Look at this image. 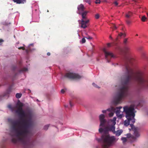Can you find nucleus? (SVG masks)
Masks as SVG:
<instances>
[{
    "label": "nucleus",
    "instance_id": "obj_1",
    "mask_svg": "<svg viewBox=\"0 0 148 148\" xmlns=\"http://www.w3.org/2000/svg\"><path fill=\"white\" fill-rule=\"evenodd\" d=\"M20 116L21 121L11 120V128L14 133L15 137L12 136L11 141L14 143H21L27 147H29L32 142L27 137L28 129L32 125L31 114L30 113L25 114L23 110L16 111Z\"/></svg>",
    "mask_w": 148,
    "mask_h": 148
},
{
    "label": "nucleus",
    "instance_id": "obj_2",
    "mask_svg": "<svg viewBox=\"0 0 148 148\" xmlns=\"http://www.w3.org/2000/svg\"><path fill=\"white\" fill-rule=\"evenodd\" d=\"M129 63H130V61L128 60L125 65L126 76L122 82L123 86L120 88L119 92L114 98L113 102L115 105L119 103L122 99L128 95L129 83L130 81L136 82L141 88H148V75L145 76L143 72L140 71L134 73Z\"/></svg>",
    "mask_w": 148,
    "mask_h": 148
},
{
    "label": "nucleus",
    "instance_id": "obj_3",
    "mask_svg": "<svg viewBox=\"0 0 148 148\" xmlns=\"http://www.w3.org/2000/svg\"><path fill=\"white\" fill-rule=\"evenodd\" d=\"M105 117L103 114H101L99 116L100 124L99 131L100 133L103 132V134L101 136V140H98V141L102 142V148H108L115 142L116 139L114 136H110L108 134L109 132H112L114 134H115L116 136H119L122 133L123 131L119 130L116 132L115 127L114 125L106 126V121L105 119Z\"/></svg>",
    "mask_w": 148,
    "mask_h": 148
},
{
    "label": "nucleus",
    "instance_id": "obj_4",
    "mask_svg": "<svg viewBox=\"0 0 148 148\" xmlns=\"http://www.w3.org/2000/svg\"><path fill=\"white\" fill-rule=\"evenodd\" d=\"M134 110V106L133 105H131L129 107L126 106L123 107V111L125 113L126 117L127 119V120H126L124 122L125 126H128L130 123H135Z\"/></svg>",
    "mask_w": 148,
    "mask_h": 148
},
{
    "label": "nucleus",
    "instance_id": "obj_5",
    "mask_svg": "<svg viewBox=\"0 0 148 148\" xmlns=\"http://www.w3.org/2000/svg\"><path fill=\"white\" fill-rule=\"evenodd\" d=\"M122 107L121 106H119L114 108L112 107L111 108H109L107 109V110L110 111H112L114 112H115L117 117L119 119H121L123 116V112L124 111H121V109H122Z\"/></svg>",
    "mask_w": 148,
    "mask_h": 148
},
{
    "label": "nucleus",
    "instance_id": "obj_6",
    "mask_svg": "<svg viewBox=\"0 0 148 148\" xmlns=\"http://www.w3.org/2000/svg\"><path fill=\"white\" fill-rule=\"evenodd\" d=\"M86 13H84L82 15V19L81 20V27L85 29L87 27V24L89 22V20L87 19V17L85 16Z\"/></svg>",
    "mask_w": 148,
    "mask_h": 148
},
{
    "label": "nucleus",
    "instance_id": "obj_7",
    "mask_svg": "<svg viewBox=\"0 0 148 148\" xmlns=\"http://www.w3.org/2000/svg\"><path fill=\"white\" fill-rule=\"evenodd\" d=\"M64 76L72 79H80L81 77L78 74L72 73H66Z\"/></svg>",
    "mask_w": 148,
    "mask_h": 148
},
{
    "label": "nucleus",
    "instance_id": "obj_8",
    "mask_svg": "<svg viewBox=\"0 0 148 148\" xmlns=\"http://www.w3.org/2000/svg\"><path fill=\"white\" fill-rule=\"evenodd\" d=\"M85 9V8L83 4H81L79 5L77 7L78 14H81L82 16V14L84 13L85 14L86 13L85 16H87L86 15L88 12L86 11H84Z\"/></svg>",
    "mask_w": 148,
    "mask_h": 148
},
{
    "label": "nucleus",
    "instance_id": "obj_9",
    "mask_svg": "<svg viewBox=\"0 0 148 148\" xmlns=\"http://www.w3.org/2000/svg\"><path fill=\"white\" fill-rule=\"evenodd\" d=\"M103 51L105 54L106 59L108 62H109L110 60H109L108 57H110L111 58L113 57L114 55L112 53L107 51L105 48L103 49Z\"/></svg>",
    "mask_w": 148,
    "mask_h": 148
},
{
    "label": "nucleus",
    "instance_id": "obj_10",
    "mask_svg": "<svg viewBox=\"0 0 148 148\" xmlns=\"http://www.w3.org/2000/svg\"><path fill=\"white\" fill-rule=\"evenodd\" d=\"M130 126L131 127V128L134 132V134L136 138L139 137L140 136V134L138 132V128L137 127H134V126L132 124H130Z\"/></svg>",
    "mask_w": 148,
    "mask_h": 148
},
{
    "label": "nucleus",
    "instance_id": "obj_11",
    "mask_svg": "<svg viewBox=\"0 0 148 148\" xmlns=\"http://www.w3.org/2000/svg\"><path fill=\"white\" fill-rule=\"evenodd\" d=\"M17 105L18 106V107L16 111H18L23 110L22 107L23 106V103L20 102H18L17 103Z\"/></svg>",
    "mask_w": 148,
    "mask_h": 148
},
{
    "label": "nucleus",
    "instance_id": "obj_12",
    "mask_svg": "<svg viewBox=\"0 0 148 148\" xmlns=\"http://www.w3.org/2000/svg\"><path fill=\"white\" fill-rule=\"evenodd\" d=\"M13 1L17 4H24L26 2V0H13Z\"/></svg>",
    "mask_w": 148,
    "mask_h": 148
},
{
    "label": "nucleus",
    "instance_id": "obj_13",
    "mask_svg": "<svg viewBox=\"0 0 148 148\" xmlns=\"http://www.w3.org/2000/svg\"><path fill=\"white\" fill-rule=\"evenodd\" d=\"M132 12H129L126 14V17L127 18H130L132 15Z\"/></svg>",
    "mask_w": 148,
    "mask_h": 148
},
{
    "label": "nucleus",
    "instance_id": "obj_14",
    "mask_svg": "<svg viewBox=\"0 0 148 148\" xmlns=\"http://www.w3.org/2000/svg\"><path fill=\"white\" fill-rule=\"evenodd\" d=\"M116 118L115 117H114L113 118V119L112 120V124L113 125H114H114H115L116 124Z\"/></svg>",
    "mask_w": 148,
    "mask_h": 148
},
{
    "label": "nucleus",
    "instance_id": "obj_15",
    "mask_svg": "<svg viewBox=\"0 0 148 148\" xmlns=\"http://www.w3.org/2000/svg\"><path fill=\"white\" fill-rule=\"evenodd\" d=\"M124 50L125 52L127 53L130 51V49L129 47H125Z\"/></svg>",
    "mask_w": 148,
    "mask_h": 148
},
{
    "label": "nucleus",
    "instance_id": "obj_16",
    "mask_svg": "<svg viewBox=\"0 0 148 148\" xmlns=\"http://www.w3.org/2000/svg\"><path fill=\"white\" fill-rule=\"evenodd\" d=\"M147 18L145 16H143L141 18V20L143 22H145L146 21V20L147 19Z\"/></svg>",
    "mask_w": 148,
    "mask_h": 148
},
{
    "label": "nucleus",
    "instance_id": "obj_17",
    "mask_svg": "<svg viewBox=\"0 0 148 148\" xmlns=\"http://www.w3.org/2000/svg\"><path fill=\"white\" fill-rule=\"evenodd\" d=\"M22 96V94L21 93H17L16 95V97L17 98H20Z\"/></svg>",
    "mask_w": 148,
    "mask_h": 148
},
{
    "label": "nucleus",
    "instance_id": "obj_18",
    "mask_svg": "<svg viewBox=\"0 0 148 148\" xmlns=\"http://www.w3.org/2000/svg\"><path fill=\"white\" fill-rule=\"evenodd\" d=\"M121 140L123 141V143L126 142L127 141V139L126 138L122 137L121 138Z\"/></svg>",
    "mask_w": 148,
    "mask_h": 148
},
{
    "label": "nucleus",
    "instance_id": "obj_19",
    "mask_svg": "<svg viewBox=\"0 0 148 148\" xmlns=\"http://www.w3.org/2000/svg\"><path fill=\"white\" fill-rule=\"evenodd\" d=\"M86 41V40L84 38H83L82 39V40L80 41V42H81L82 43H84Z\"/></svg>",
    "mask_w": 148,
    "mask_h": 148
},
{
    "label": "nucleus",
    "instance_id": "obj_20",
    "mask_svg": "<svg viewBox=\"0 0 148 148\" xmlns=\"http://www.w3.org/2000/svg\"><path fill=\"white\" fill-rule=\"evenodd\" d=\"M49 126V125H46L44 127V129L45 130H47L48 129Z\"/></svg>",
    "mask_w": 148,
    "mask_h": 148
},
{
    "label": "nucleus",
    "instance_id": "obj_21",
    "mask_svg": "<svg viewBox=\"0 0 148 148\" xmlns=\"http://www.w3.org/2000/svg\"><path fill=\"white\" fill-rule=\"evenodd\" d=\"M8 108L10 109L11 110L13 111V108L12 107V106L10 105H9L8 106Z\"/></svg>",
    "mask_w": 148,
    "mask_h": 148
},
{
    "label": "nucleus",
    "instance_id": "obj_22",
    "mask_svg": "<svg viewBox=\"0 0 148 148\" xmlns=\"http://www.w3.org/2000/svg\"><path fill=\"white\" fill-rule=\"evenodd\" d=\"M112 28L114 30L116 29L117 27L114 24H113L112 26Z\"/></svg>",
    "mask_w": 148,
    "mask_h": 148
},
{
    "label": "nucleus",
    "instance_id": "obj_23",
    "mask_svg": "<svg viewBox=\"0 0 148 148\" xmlns=\"http://www.w3.org/2000/svg\"><path fill=\"white\" fill-rule=\"evenodd\" d=\"M126 22L128 25H129L131 23V22L129 20H126Z\"/></svg>",
    "mask_w": 148,
    "mask_h": 148
},
{
    "label": "nucleus",
    "instance_id": "obj_24",
    "mask_svg": "<svg viewBox=\"0 0 148 148\" xmlns=\"http://www.w3.org/2000/svg\"><path fill=\"white\" fill-rule=\"evenodd\" d=\"M92 84L93 86L95 88H100L97 85H96L94 83H93Z\"/></svg>",
    "mask_w": 148,
    "mask_h": 148
},
{
    "label": "nucleus",
    "instance_id": "obj_25",
    "mask_svg": "<svg viewBox=\"0 0 148 148\" xmlns=\"http://www.w3.org/2000/svg\"><path fill=\"white\" fill-rule=\"evenodd\" d=\"M114 114V113L112 112H111L109 113L108 114L109 116V117H112L113 116V115Z\"/></svg>",
    "mask_w": 148,
    "mask_h": 148
},
{
    "label": "nucleus",
    "instance_id": "obj_26",
    "mask_svg": "<svg viewBox=\"0 0 148 148\" xmlns=\"http://www.w3.org/2000/svg\"><path fill=\"white\" fill-rule=\"evenodd\" d=\"M123 35L124 36V37H125L126 36V35L125 34H123L122 33H121L119 34V36H122Z\"/></svg>",
    "mask_w": 148,
    "mask_h": 148
},
{
    "label": "nucleus",
    "instance_id": "obj_27",
    "mask_svg": "<svg viewBox=\"0 0 148 148\" xmlns=\"http://www.w3.org/2000/svg\"><path fill=\"white\" fill-rule=\"evenodd\" d=\"M127 38H125L123 40V43L125 45L127 43Z\"/></svg>",
    "mask_w": 148,
    "mask_h": 148
},
{
    "label": "nucleus",
    "instance_id": "obj_28",
    "mask_svg": "<svg viewBox=\"0 0 148 148\" xmlns=\"http://www.w3.org/2000/svg\"><path fill=\"white\" fill-rule=\"evenodd\" d=\"M86 38L89 40H91L92 39V38L91 36H88L87 37H86Z\"/></svg>",
    "mask_w": 148,
    "mask_h": 148
},
{
    "label": "nucleus",
    "instance_id": "obj_29",
    "mask_svg": "<svg viewBox=\"0 0 148 148\" xmlns=\"http://www.w3.org/2000/svg\"><path fill=\"white\" fill-rule=\"evenodd\" d=\"M22 71H27V69L26 68H24L22 69Z\"/></svg>",
    "mask_w": 148,
    "mask_h": 148
},
{
    "label": "nucleus",
    "instance_id": "obj_30",
    "mask_svg": "<svg viewBox=\"0 0 148 148\" xmlns=\"http://www.w3.org/2000/svg\"><path fill=\"white\" fill-rule=\"evenodd\" d=\"M95 18L97 19L99 18V15L98 14H96L95 15Z\"/></svg>",
    "mask_w": 148,
    "mask_h": 148
},
{
    "label": "nucleus",
    "instance_id": "obj_31",
    "mask_svg": "<svg viewBox=\"0 0 148 148\" xmlns=\"http://www.w3.org/2000/svg\"><path fill=\"white\" fill-rule=\"evenodd\" d=\"M91 0H84V1L88 3L89 4H90Z\"/></svg>",
    "mask_w": 148,
    "mask_h": 148
},
{
    "label": "nucleus",
    "instance_id": "obj_32",
    "mask_svg": "<svg viewBox=\"0 0 148 148\" xmlns=\"http://www.w3.org/2000/svg\"><path fill=\"white\" fill-rule=\"evenodd\" d=\"M95 3L96 4L100 3V0H96Z\"/></svg>",
    "mask_w": 148,
    "mask_h": 148
},
{
    "label": "nucleus",
    "instance_id": "obj_33",
    "mask_svg": "<svg viewBox=\"0 0 148 148\" xmlns=\"http://www.w3.org/2000/svg\"><path fill=\"white\" fill-rule=\"evenodd\" d=\"M18 49H22L23 50H24L25 49V48L23 47H18Z\"/></svg>",
    "mask_w": 148,
    "mask_h": 148
},
{
    "label": "nucleus",
    "instance_id": "obj_34",
    "mask_svg": "<svg viewBox=\"0 0 148 148\" xmlns=\"http://www.w3.org/2000/svg\"><path fill=\"white\" fill-rule=\"evenodd\" d=\"M4 41V40H3L2 39H0V45H2V43H1L2 42Z\"/></svg>",
    "mask_w": 148,
    "mask_h": 148
},
{
    "label": "nucleus",
    "instance_id": "obj_35",
    "mask_svg": "<svg viewBox=\"0 0 148 148\" xmlns=\"http://www.w3.org/2000/svg\"><path fill=\"white\" fill-rule=\"evenodd\" d=\"M114 3L116 6H117L118 5V3L116 1H114Z\"/></svg>",
    "mask_w": 148,
    "mask_h": 148
},
{
    "label": "nucleus",
    "instance_id": "obj_36",
    "mask_svg": "<svg viewBox=\"0 0 148 148\" xmlns=\"http://www.w3.org/2000/svg\"><path fill=\"white\" fill-rule=\"evenodd\" d=\"M65 92V91L64 89H62L61 90V92L62 93H64Z\"/></svg>",
    "mask_w": 148,
    "mask_h": 148
},
{
    "label": "nucleus",
    "instance_id": "obj_37",
    "mask_svg": "<svg viewBox=\"0 0 148 148\" xmlns=\"http://www.w3.org/2000/svg\"><path fill=\"white\" fill-rule=\"evenodd\" d=\"M107 45L108 47H110L111 46V44L110 43H108L107 44Z\"/></svg>",
    "mask_w": 148,
    "mask_h": 148
},
{
    "label": "nucleus",
    "instance_id": "obj_38",
    "mask_svg": "<svg viewBox=\"0 0 148 148\" xmlns=\"http://www.w3.org/2000/svg\"><path fill=\"white\" fill-rule=\"evenodd\" d=\"M106 112V110H103L102 111V112L103 113H105Z\"/></svg>",
    "mask_w": 148,
    "mask_h": 148
},
{
    "label": "nucleus",
    "instance_id": "obj_39",
    "mask_svg": "<svg viewBox=\"0 0 148 148\" xmlns=\"http://www.w3.org/2000/svg\"><path fill=\"white\" fill-rule=\"evenodd\" d=\"M47 55L48 56H49L50 55V53L49 52H48L47 53Z\"/></svg>",
    "mask_w": 148,
    "mask_h": 148
},
{
    "label": "nucleus",
    "instance_id": "obj_40",
    "mask_svg": "<svg viewBox=\"0 0 148 148\" xmlns=\"http://www.w3.org/2000/svg\"><path fill=\"white\" fill-rule=\"evenodd\" d=\"M70 104L71 107L73 106V105H72V103L71 101L70 102Z\"/></svg>",
    "mask_w": 148,
    "mask_h": 148
},
{
    "label": "nucleus",
    "instance_id": "obj_41",
    "mask_svg": "<svg viewBox=\"0 0 148 148\" xmlns=\"http://www.w3.org/2000/svg\"><path fill=\"white\" fill-rule=\"evenodd\" d=\"M11 86H10V87L9 88V89H8V90L9 91H10L11 90Z\"/></svg>",
    "mask_w": 148,
    "mask_h": 148
},
{
    "label": "nucleus",
    "instance_id": "obj_42",
    "mask_svg": "<svg viewBox=\"0 0 148 148\" xmlns=\"http://www.w3.org/2000/svg\"><path fill=\"white\" fill-rule=\"evenodd\" d=\"M127 136L128 137H130L131 136V134H128Z\"/></svg>",
    "mask_w": 148,
    "mask_h": 148
},
{
    "label": "nucleus",
    "instance_id": "obj_43",
    "mask_svg": "<svg viewBox=\"0 0 148 148\" xmlns=\"http://www.w3.org/2000/svg\"><path fill=\"white\" fill-rule=\"evenodd\" d=\"M29 51L28 49L26 50V52L27 53H28Z\"/></svg>",
    "mask_w": 148,
    "mask_h": 148
},
{
    "label": "nucleus",
    "instance_id": "obj_44",
    "mask_svg": "<svg viewBox=\"0 0 148 148\" xmlns=\"http://www.w3.org/2000/svg\"><path fill=\"white\" fill-rule=\"evenodd\" d=\"M64 106L65 107H68V106L67 105H64Z\"/></svg>",
    "mask_w": 148,
    "mask_h": 148
},
{
    "label": "nucleus",
    "instance_id": "obj_45",
    "mask_svg": "<svg viewBox=\"0 0 148 148\" xmlns=\"http://www.w3.org/2000/svg\"><path fill=\"white\" fill-rule=\"evenodd\" d=\"M110 38L111 39H112V37L111 36H110Z\"/></svg>",
    "mask_w": 148,
    "mask_h": 148
},
{
    "label": "nucleus",
    "instance_id": "obj_46",
    "mask_svg": "<svg viewBox=\"0 0 148 148\" xmlns=\"http://www.w3.org/2000/svg\"><path fill=\"white\" fill-rule=\"evenodd\" d=\"M118 37H117V38H116V40H118Z\"/></svg>",
    "mask_w": 148,
    "mask_h": 148
},
{
    "label": "nucleus",
    "instance_id": "obj_47",
    "mask_svg": "<svg viewBox=\"0 0 148 148\" xmlns=\"http://www.w3.org/2000/svg\"><path fill=\"white\" fill-rule=\"evenodd\" d=\"M146 14L147 15V16H148V13L147 12Z\"/></svg>",
    "mask_w": 148,
    "mask_h": 148
},
{
    "label": "nucleus",
    "instance_id": "obj_48",
    "mask_svg": "<svg viewBox=\"0 0 148 148\" xmlns=\"http://www.w3.org/2000/svg\"><path fill=\"white\" fill-rule=\"evenodd\" d=\"M133 139H135V137H134V136H133Z\"/></svg>",
    "mask_w": 148,
    "mask_h": 148
},
{
    "label": "nucleus",
    "instance_id": "obj_49",
    "mask_svg": "<svg viewBox=\"0 0 148 148\" xmlns=\"http://www.w3.org/2000/svg\"><path fill=\"white\" fill-rule=\"evenodd\" d=\"M138 36V34H136V36Z\"/></svg>",
    "mask_w": 148,
    "mask_h": 148
},
{
    "label": "nucleus",
    "instance_id": "obj_50",
    "mask_svg": "<svg viewBox=\"0 0 148 148\" xmlns=\"http://www.w3.org/2000/svg\"><path fill=\"white\" fill-rule=\"evenodd\" d=\"M115 45H116V43H115Z\"/></svg>",
    "mask_w": 148,
    "mask_h": 148
},
{
    "label": "nucleus",
    "instance_id": "obj_51",
    "mask_svg": "<svg viewBox=\"0 0 148 148\" xmlns=\"http://www.w3.org/2000/svg\"><path fill=\"white\" fill-rule=\"evenodd\" d=\"M133 0L134 1H136V0Z\"/></svg>",
    "mask_w": 148,
    "mask_h": 148
}]
</instances>
